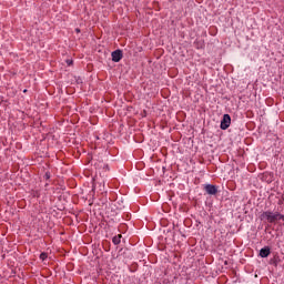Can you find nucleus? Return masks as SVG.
Segmentation results:
<instances>
[{
    "instance_id": "obj_1",
    "label": "nucleus",
    "mask_w": 284,
    "mask_h": 284,
    "mask_svg": "<svg viewBox=\"0 0 284 284\" xmlns=\"http://www.w3.org/2000/svg\"><path fill=\"white\" fill-rule=\"evenodd\" d=\"M261 219L262 221H267V223H273L276 225L278 221H284V215L280 212L266 211L262 213Z\"/></svg>"
},
{
    "instance_id": "obj_2",
    "label": "nucleus",
    "mask_w": 284,
    "mask_h": 284,
    "mask_svg": "<svg viewBox=\"0 0 284 284\" xmlns=\"http://www.w3.org/2000/svg\"><path fill=\"white\" fill-rule=\"evenodd\" d=\"M231 123H232V118L230 116V114H224L220 125L221 130H227Z\"/></svg>"
},
{
    "instance_id": "obj_3",
    "label": "nucleus",
    "mask_w": 284,
    "mask_h": 284,
    "mask_svg": "<svg viewBox=\"0 0 284 284\" xmlns=\"http://www.w3.org/2000/svg\"><path fill=\"white\" fill-rule=\"evenodd\" d=\"M204 192H206V194H210L211 196H214L219 193V189H216V185L214 184H205Z\"/></svg>"
},
{
    "instance_id": "obj_4",
    "label": "nucleus",
    "mask_w": 284,
    "mask_h": 284,
    "mask_svg": "<svg viewBox=\"0 0 284 284\" xmlns=\"http://www.w3.org/2000/svg\"><path fill=\"white\" fill-rule=\"evenodd\" d=\"M111 57H112V61H114V63H119V61H121V59H123V51L115 50L111 53Z\"/></svg>"
},
{
    "instance_id": "obj_5",
    "label": "nucleus",
    "mask_w": 284,
    "mask_h": 284,
    "mask_svg": "<svg viewBox=\"0 0 284 284\" xmlns=\"http://www.w3.org/2000/svg\"><path fill=\"white\" fill-rule=\"evenodd\" d=\"M270 254H271V251H270V247H267V246L261 248V251H260V256L262 258H267V256H270Z\"/></svg>"
},
{
    "instance_id": "obj_6",
    "label": "nucleus",
    "mask_w": 284,
    "mask_h": 284,
    "mask_svg": "<svg viewBox=\"0 0 284 284\" xmlns=\"http://www.w3.org/2000/svg\"><path fill=\"white\" fill-rule=\"evenodd\" d=\"M121 236L122 235H118V236L113 237L114 245H119V243H121Z\"/></svg>"
},
{
    "instance_id": "obj_7",
    "label": "nucleus",
    "mask_w": 284,
    "mask_h": 284,
    "mask_svg": "<svg viewBox=\"0 0 284 284\" xmlns=\"http://www.w3.org/2000/svg\"><path fill=\"white\" fill-rule=\"evenodd\" d=\"M40 258L41 261H45V258H48V253H41Z\"/></svg>"
},
{
    "instance_id": "obj_8",
    "label": "nucleus",
    "mask_w": 284,
    "mask_h": 284,
    "mask_svg": "<svg viewBox=\"0 0 284 284\" xmlns=\"http://www.w3.org/2000/svg\"><path fill=\"white\" fill-rule=\"evenodd\" d=\"M68 65H72V60L67 61Z\"/></svg>"
},
{
    "instance_id": "obj_9",
    "label": "nucleus",
    "mask_w": 284,
    "mask_h": 284,
    "mask_svg": "<svg viewBox=\"0 0 284 284\" xmlns=\"http://www.w3.org/2000/svg\"><path fill=\"white\" fill-rule=\"evenodd\" d=\"M45 178H47V179H50V173H45Z\"/></svg>"
}]
</instances>
